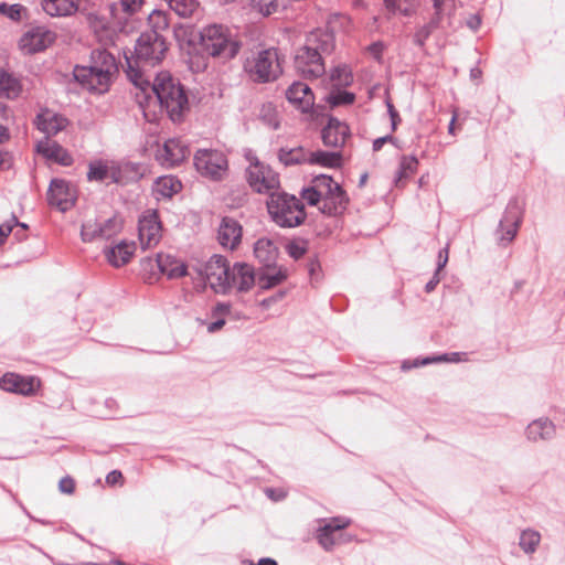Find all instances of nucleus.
Instances as JSON below:
<instances>
[{"label": "nucleus", "mask_w": 565, "mask_h": 565, "mask_svg": "<svg viewBox=\"0 0 565 565\" xmlns=\"http://www.w3.org/2000/svg\"><path fill=\"white\" fill-rule=\"evenodd\" d=\"M194 166L201 175L211 180L223 179L228 170L225 154L214 149H199L194 154Z\"/></svg>", "instance_id": "nucleus-8"}, {"label": "nucleus", "mask_w": 565, "mask_h": 565, "mask_svg": "<svg viewBox=\"0 0 565 565\" xmlns=\"http://www.w3.org/2000/svg\"><path fill=\"white\" fill-rule=\"evenodd\" d=\"M47 200L51 205L58 207L61 211H66L74 204V192L66 181L55 179L50 184Z\"/></svg>", "instance_id": "nucleus-17"}, {"label": "nucleus", "mask_w": 565, "mask_h": 565, "mask_svg": "<svg viewBox=\"0 0 565 565\" xmlns=\"http://www.w3.org/2000/svg\"><path fill=\"white\" fill-rule=\"evenodd\" d=\"M55 40V34L43 26L32 28L19 41L21 51L34 54L49 47Z\"/></svg>", "instance_id": "nucleus-14"}, {"label": "nucleus", "mask_w": 565, "mask_h": 565, "mask_svg": "<svg viewBox=\"0 0 565 565\" xmlns=\"http://www.w3.org/2000/svg\"><path fill=\"white\" fill-rule=\"evenodd\" d=\"M67 119L58 114L51 110H44L36 117V127L39 130L50 136H55L57 132L63 130L67 125Z\"/></svg>", "instance_id": "nucleus-25"}, {"label": "nucleus", "mask_w": 565, "mask_h": 565, "mask_svg": "<svg viewBox=\"0 0 565 565\" xmlns=\"http://www.w3.org/2000/svg\"><path fill=\"white\" fill-rule=\"evenodd\" d=\"M351 521L349 519L341 516L331 518L326 521L324 524L317 530L316 534V539L320 546L324 551H331L338 543V539L335 537L337 532L347 529Z\"/></svg>", "instance_id": "nucleus-16"}, {"label": "nucleus", "mask_w": 565, "mask_h": 565, "mask_svg": "<svg viewBox=\"0 0 565 565\" xmlns=\"http://www.w3.org/2000/svg\"><path fill=\"white\" fill-rule=\"evenodd\" d=\"M122 473L119 470H113L106 476V482L109 486L122 484Z\"/></svg>", "instance_id": "nucleus-55"}, {"label": "nucleus", "mask_w": 565, "mask_h": 565, "mask_svg": "<svg viewBox=\"0 0 565 565\" xmlns=\"http://www.w3.org/2000/svg\"><path fill=\"white\" fill-rule=\"evenodd\" d=\"M87 179L88 181L117 183L120 180V170L111 162L94 160L88 164Z\"/></svg>", "instance_id": "nucleus-20"}, {"label": "nucleus", "mask_w": 565, "mask_h": 565, "mask_svg": "<svg viewBox=\"0 0 565 565\" xmlns=\"http://www.w3.org/2000/svg\"><path fill=\"white\" fill-rule=\"evenodd\" d=\"M204 274L206 281L215 292L225 294L230 290L231 267L225 257L220 255L211 257L205 265Z\"/></svg>", "instance_id": "nucleus-10"}, {"label": "nucleus", "mask_w": 565, "mask_h": 565, "mask_svg": "<svg viewBox=\"0 0 565 565\" xmlns=\"http://www.w3.org/2000/svg\"><path fill=\"white\" fill-rule=\"evenodd\" d=\"M145 0H120V8L127 15H134L139 12Z\"/></svg>", "instance_id": "nucleus-48"}, {"label": "nucleus", "mask_w": 565, "mask_h": 565, "mask_svg": "<svg viewBox=\"0 0 565 565\" xmlns=\"http://www.w3.org/2000/svg\"><path fill=\"white\" fill-rule=\"evenodd\" d=\"M128 65V76L139 89L136 93L138 104L143 107L156 99L173 121L179 120L188 107V97L182 86L168 72L159 73L151 84L129 61Z\"/></svg>", "instance_id": "nucleus-1"}, {"label": "nucleus", "mask_w": 565, "mask_h": 565, "mask_svg": "<svg viewBox=\"0 0 565 565\" xmlns=\"http://www.w3.org/2000/svg\"><path fill=\"white\" fill-rule=\"evenodd\" d=\"M217 238L223 247L234 249L242 238V226L231 217H224L220 224Z\"/></svg>", "instance_id": "nucleus-22"}, {"label": "nucleus", "mask_w": 565, "mask_h": 565, "mask_svg": "<svg viewBox=\"0 0 565 565\" xmlns=\"http://www.w3.org/2000/svg\"><path fill=\"white\" fill-rule=\"evenodd\" d=\"M244 71L255 83L276 81L282 73L278 50L270 47L252 53L244 62Z\"/></svg>", "instance_id": "nucleus-5"}, {"label": "nucleus", "mask_w": 565, "mask_h": 565, "mask_svg": "<svg viewBox=\"0 0 565 565\" xmlns=\"http://www.w3.org/2000/svg\"><path fill=\"white\" fill-rule=\"evenodd\" d=\"M438 274H439V271L436 270L434 277L426 284V286H425L426 292L433 291L436 288V286L438 285V282H439Z\"/></svg>", "instance_id": "nucleus-62"}, {"label": "nucleus", "mask_w": 565, "mask_h": 565, "mask_svg": "<svg viewBox=\"0 0 565 565\" xmlns=\"http://www.w3.org/2000/svg\"><path fill=\"white\" fill-rule=\"evenodd\" d=\"M255 284V273L250 265L236 263L231 268L230 289L236 288L238 291H248Z\"/></svg>", "instance_id": "nucleus-23"}, {"label": "nucleus", "mask_w": 565, "mask_h": 565, "mask_svg": "<svg viewBox=\"0 0 565 565\" xmlns=\"http://www.w3.org/2000/svg\"><path fill=\"white\" fill-rule=\"evenodd\" d=\"M23 10V7L21 4H7L1 3L0 4V13L7 15L13 21H19L21 19V12Z\"/></svg>", "instance_id": "nucleus-47"}, {"label": "nucleus", "mask_w": 565, "mask_h": 565, "mask_svg": "<svg viewBox=\"0 0 565 565\" xmlns=\"http://www.w3.org/2000/svg\"><path fill=\"white\" fill-rule=\"evenodd\" d=\"M523 215V205L519 200L513 199L508 203L504 215L500 221V228H504V224L520 226Z\"/></svg>", "instance_id": "nucleus-36"}, {"label": "nucleus", "mask_w": 565, "mask_h": 565, "mask_svg": "<svg viewBox=\"0 0 565 565\" xmlns=\"http://www.w3.org/2000/svg\"><path fill=\"white\" fill-rule=\"evenodd\" d=\"M36 150L46 159L53 160L62 166L67 167L73 163V158L67 150L49 138L38 142Z\"/></svg>", "instance_id": "nucleus-24"}, {"label": "nucleus", "mask_w": 565, "mask_h": 565, "mask_svg": "<svg viewBox=\"0 0 565 565\" xmlns=\"http://www.w3.org/2000/svg\"><path fill=\"white\" fill-rule=\"evenodd\" d=\"M309 150H306L302 147H297L294 149H280L278 153L279 161L285 166L296 164V163H309Z\"/></svg>", "instance_id": "nucleus-35"}, {"label": "nucleus", "mask_w": 565, "mask_h": 565, "mask_svg": "<svg viewBox=\"0 0 565 565\" xmlns=\"http://www.w3.org/2000/svg\"><path fill=\"white\" fill-rule=\"evenodd\" d=\"M122 228V220L119 216L109 217L100 222L99 237L100 239H109L117 235Z\"/></svg>", "instance_id": "nucleus-39"}, {"label": "nucleus", "mask_w": 565, "mask_h": 565, "mask_svg": "<svg viewBox=\"0 0 565 565\" xmlns=\"http://www.w3.org/2000/svg\"><path fill=\"white\" fill-rule=\"evenodd\" d=\"M100 222L94 220H87L82 225L81 236L84 242H92L94 239H100L99 237Z\"/></svg>", "instance_id": "nucleus-42"}, {"label": "nucleus", "mask_w": 565, "mask_h": 565, "mask_svg": "<svg viewBox=\"0 0 565 565\" xmlns=\"http://www.w3.org/2000/svg\"><path fill=\"white\" fill-rule=\"evenodd\" d=\"M182 188L181 182L172 175L160 177L154 183V191L162 198H171Z\"/></svg>", "instance_id": "nucleus-34"}, {"label": "nucleus", "mask_w": 565, "mask_h": 565, "mask_svg": "<svg viewBox=\"0 0 565 565\" xmlns=\"http://www.w3.org/2000/svg\"><path fill=\"white\" fill-rule=\"evenodd\" d=\"M393 140H394V138L391 135L377 138L373 141V150L380 151L382 149V147L384 146V143L393 142Z\"/></svg>", "instance_id": "nucleus-58"}, {"label": "nucleus", "mask_w": 565, "mask_h": 565, "mask_svg": "<svg viewBox=\"0 0 565 565\" xmlns=\"http://www.w3.org/2000/svg\"><path fill=\"white\" fill-rule=\"evenodd\" d=\"M286 279V274L281 270H274L271 267L267 268V270L259 275L258 277V286L262 289H269L277 285H279L282 280Z\"/></svg>", "instance_id": "nucleus-38"}, {"label": "nucleus", "mask_w": 565, "mask_h": 565, "mask_svg": "<svg viewBox=\"0 0 565 565\" xmlns=\"http://www.w3.org/2000/svg\"><path fill=\"white\" fill-rule=\"evenodd\" d=\"M387 110L392 120V129L395 130L399 121L398 113L391 103H387Z\"/></svg>", "instance_id": "nucleus-59"}, {"label": "nucleus", "mask_w": 565, "mask_h": 565, "mask_svg": "<svg viewBox=\"0 0 565 565\" xmlns=\"http://www.w3.org/2000/svg\"><path fill=\"white\" fill-rule=\"evenodd\" d=\"M301 199L330 216L343 213L349 204L345 191L327 174L316 175L309 186L302 189Z\"/></svg>", "instance_id": "nucleus-2"}, {"label": "nucleus", "mask_w": 565, "mask_h": 565, "mask_svg": "<svg viewBox=\"0 0 565 565\" xmlns=\"http://www.w3.org/2000/svg\"><path fill=\"white\" fill-rule=\"evenodd\" d=\"M169 8L175 12L180 18L196 17L201 7L198 0H164Z\"/></svg>", "instance_id": "nucleus-32"}, {"label": "nucleus", "mask_w": 565, "mask_h": 565, "mask_svg": "<svg viewBox=\"0 0 565 565\" xmlns=\"http://www.w3.org/2000/svg\"><path fill=\"white\" fill-rule=\"evenodd\" d=\"M226 320L224 318H218L213 322L209 323L206 329L210 333H214L221 330L225 326Z\"/></svg>", "instance_id": "nucleus-57"}, {"label": "nucleus", "mask_w": 565, "mask_h": 565, "mask_svg": "<svg viewBox=\"0 0 565 565\" xmlns=\"http://www.w3.org/2000/svg\"><path fill=\"white\" fill-rule=\"evenodd\" d=\"M448 262V248H444L439 252L438 254V268L437 270L439 271L443 267H445V265L447 264Z\"/></svg>", "instance_id": "nucleus-60"}, {"label": "nucleus", "mask_w": 565, "mask_h": 565, "mask_svg": "<svg viewBox=\"0 0 565 565\" xmlns=\"http://www.w3.org/2000/svg\"><path fill=\"white\" fill-rule=\"evenodd\" d=\"M439 24H431V20L424 25L418 32L415 34V41L418 45H424V42L428 39L434 30H436Z\"/></svg>", "instance_id": "nucleus-50"}, {"label": "nucleus", "mask_w": 565, "mask_h": 565, "mask_svg": "<svg viewBox=\"0 0 565 565\" xmlns=\"http://www.w3.org/2000/svg\"><path fill=\"white\" fill-rule=\"evenodd\" d=\"M295 68L305 78H318L326 72L323 57L302 46L296 53Z\"/></svg>", "instance_id": "nucleus-12"}, {"label": "nucleus", "mask_w": 565, "mask_h": 565, "mask_svg": "<svg viewBox=\"0 0 565 565\" xmlns=\"http://www.w3.org/2000/svg\"><path fill=\"white\" fill-rule=\"evenodd\" d=\"M14 225L7 222L0 225V244H3L6 238L12 233Z\"/></svg>", "instance_id": "nucleus-56"}, {"label": "nucleus", "mask_w": 565, "mask_h": 565, "mask_svg": "<svg viewBox=\"0 0 565 565\" xmlns=\"http://www.w3.org/2000/svg\"><path fill=\"white\" fill-rule=\"evenodd\" d=\"M350 136L349 127L334 117H330L322 129V141L328 147H342Z\"/></svg>", "instance_id": "nucleus-21"}, {"label": "nucleus", "mask_w": 565, "mask_h": 565, "mask_svg": "<svg viewBox=\"0 0 565 565\" xmlns=\"http://www.w3.org/2000/svg\"><path fill=\"white\" fill-rule=\"evenodd\" d=\"M254 254L259 263H262L266 268H269L277 259L278 248L271 239L262 237L255 243Z\"/></svg>", "instance_id": "nucleus-28"}, {"label": "nucleus", "mask_w": 565, "mask_h": 565, "mask_svg": "<svg viewBox=\"0 0 565 565\" xmlns=\"http://www.w3.org/2000/svg\"><path fill=\"white\" fill-rule=\"evenodd\" d=\"M418 167V160L414 156H404L401 159L399 168L397 171L396 184L398 186L404 184V180L411 178Z\"/></svg>", "instance_id": "nucleus-37"}, {"label": "nucleus", "mask_w": 565, "mask_h": 565, "mask_svg": "<svg viewBox=\"0 0 565 565\" xmlns=\"http://www.w3.org/2000/svg\"><path fill=\"white\" fill-rule=\"evenodd\" d=\"M58 489L61 492L72 494L75 490V481L71 477H64L58 482Z\"/></svg>", "instance_id": "nucleus-54"}, {"label": "nucleus", "mask_w": 565, "mask_h": 565, "mask_svg": "<svg viewBox=\"0 0 565 565\" xmlns=\"http://www.w3.org/2000/svg\"><path fill=\"white\" fill-rule=\"evenodd\" d=\"M252 7L254 10L266 17L277 11L278 2L277 0H253Z\"/></svg>", "instance_id": "nucleus-45"}, {"label": "nucleus", "mask_w": 565, "mask_h": 565, "mask_svg": "<svg viewBox=\"0 0 565 565\" xmlns=\"http://www.w3.org/2000/svg\"><path fill=\"white\" fill-rule=\"evenodd\" d=\"M334 35L327 29H317L310 32L302 47L317 52L321 57L331 54L334 50Z\"/></svg>", "instance_id": "nucleus-18"}, {"label": "nucleus", "mask_w": 565, "mask_h": 565, "mask_svg": "<svg viewBox=\"0 0 565 565\" xmlns=\"http://www.w3.org/2000/svg\"><path fill=\"white\" fill-rule=\"evenodd\" d=\"M354 99H355V96L353 93L339 90V92L331 93L328 96L327 102L332 107H335V106H340V105H350L354 102Z\"/></svg>", "instance_id": "nucleus-44"}, {"label": "nucleus", "mask_w": 565, "mask_h": 565, "mask_svg": "<svg viewBox=\"0 0 565 565\" xmlns=\"http://www.w3.org/2000/svg\"><path fill=\"white\" fill-rule=\"evenodd\" d=\"M148 23L151 30L149 32H156L157 34H161V31H164L169 26V20L166 12L161 10H153L148 15Z\"/></svg>", "instance_id": "nucleus-41"}, {"label": "nucleus", "mask_w": 565, "mask_h": 565, "mask_svg": "<svg viewBox=\"0 0 565 565\" xmlns=\"http://www.w3.org/2000/svg\"><path fill=\"white\" fill-rule=\"evenodd\" d=\"M203 50L213 57L224 61L233 58L239 51L238 42L230 29L222 24H210L200 33Z\"/></svg>", "instance_id": "nucleus-6"}, {"label": "nucleus", "mask_w": 565, "mask_h": 565, "mask_svg": "<svg viewBox=\"0 0 565 565\" xmlns=\"http://www.w3.org/2000/svg\"><path fill=\"white\" fill-rule=\"evenodd\" d=\"M168 51L166 39L156 32H143L135 46L136 64L154 66L160 63Z\"/></svg>", "instance_id": "nucleus-7"}, {"label": "nucleus", "mask_w": 565, "mask_h": 565, "mask_svg": "<svg viewBox=\"0 0 565 565\" xmlns=\"http://www.w3.org/2000/svg\"><path fill=\"white\" fill-rule=\"evenodd\" d=\"M246 179L249 186L258 193H273L279 188V175L269 166L259 161L252 162L246 169Z\"/></svg>", "instance_id": "nucleus-9"}, {"label": "nucleus", "mask_w": 565, "mask_h": 565, "mask_svg": "<svg viewBox=\"0 0 565 565\" xmlns=\"http://www.w3.org/2000/svg\"><path fill=\"white\" fill-rule=\"evenodd\" d=\"M266 494L275 501L281 500L286 497V493L284 491H277L275 489H267Z\"/></svg>", "instance_id": "nucleus-61"}, {"label": "nucleus", "mask_w": 565, "mask_h": 565, "mask_svg": "<svg viewBox=\"0 0 565 565\" xmlns=\"http://www.w3.org/2000/svg\"><path fill=\"white\" fill-rule=\"evenodd\" d=\"M286 97L302 113H308L315 105V95L310 87L302 82H295L286 90Z\"/></svg>", "instance_id": "nucleus-19"}, {"label": "nucleus", "mask_w": 565, "mask_h": 565, "mask_svg": "<svg viewBox=\"0 0 565 565\" xmlns=\"http://www.w3.org/2000/svg\"><path fill=\"white\" fill-rule=\"evenodd\" d=\"M41 386L36 376H23L17 373H6L0 380V387L7 392L33 396Z\"/></svg>", "instance_id": "nucleus-15"}, {"label": "nucleus", "mask_w": 565, "mask_h": 565, "mask_svg": "<svg viewBox=\"0 0 565 565\" xmlns=\"http://www.w3.org/2000/svg\"><path fill=\"white\" fill-rule=\"evenodd\" d=\"M157 265L159 270L170 279L180 278L186 275L185 264L171 255L158 254Z\"/></svg>", "instance_id": "nucleus-27"}, {"label": "nucleus", "mask_w": 565, "mask_h": 565, "mask_svg": "<svg viewBox=\"0 0 565 565\" xmlns=\"http://www.w3.org/2000/svg\"><path fill=\"white\" fill-rule=\"evenodd\" d=\"M117 72L115 57L105 50H95L92 53L89 66H76L75 79L89 92L103 94L108 90L111 77Z\"/></svg>", "instance_id": "nucleus-3"}, {"label": "nucleus", "mask_w": 565, "mask_h": 565, "mask_svg": "<svg viewBox=\"0 0 565 565\" xmlns=\"http://www.w3.org/2000/svg\"><path fill=\"white\" fill-rule=\"evenodd\" d=\"M190 156L189 147L179 138L168 139L156 153L157 161L166 168L180 166Z\"/></svg>", "instance_id": "nucleus-13"}, {"label": "nucleus", "mask_w": 565, "mask_h": 565, "mask_svg": "<svg viewBox=\"0 0 565 565\" xmlns=\"http://www.w3.org/2000/svg\"><path fill=\"white\" fill-rule=\"evenodd\" d=\"M331 79L335 85L347 86L352 82V75L345 66H338L331 72Z\"/></svg>", "instance_id": "nucleus-46"}, {"label": "nucleus", "mask_w": 565, "mask_h": 565, "mask_svg": "<svg viewBox=\"0 0 565 565\" xmlns=\"http://www.w3.org/2000/svg\"><path fill=\"white\" fill-rule=\"evenodd\" d=\"M43 10L52 17L70 15L77 10L74 0H42Z\"/></svg>", "instance_id": "nucleus-30"}, {"label": "nucleus", "mask_w": 565, "mask_h": 565, "mask_svg": "<svg viewBox=\"0 0 565 565\" xmlns=\"http://www.w3.org/2000/svg\"><path fill=\"white\" fill-rule=\"evenodd\" d=\"M136 250L135 243L121 241L116 246L106 249L105 255L108 263L114 267L126 265L132 257Z\"/></svg>", "instance_id": "nucleus-26"}, {"label": "nucleus", "mask_w": 565, "mask_h": 565, "mask_svg": "<svg viewBox=\"0 0 565 565\" xmlns=\"http://www.w3.org/2000/svg\"><path fill=\"white\" fill-rule=\"evenodd\" d=\"M139 242L143 249L157 246L161 239V222L156 210L142 213L138 222Z\"/></svg>", "instance_id": "nucleus-11"}, {"label": "nucleus", "mask_w": 565, "mask_h": 565, "mask_svg": "<svg viewBox=\"0 0 565 565\" xmlns=\"http://www.w3.org/2000/svg\"><path fill=\"white\" fill-rule=\"evenodd\" d=\"M541 541L539 532L533 530H524L521 533L519 545L525 553H533Z\"/></svg>", "instance_id": "nucleus-40"}, {"label": "nucleus", "mask_w": 565, "mask_h": 565, "mask_svg": "<svg viewBox=\"0 0 565 565\" xmlns=\"http://www.w3.org/2000/svg\"><path fill=\"white\" fill-rule=\"evenodd\" d=\"M287 252L288 254L295 258V259H299L301 258L306 252H307V246H306V243L305 242H291L287 245Z\"/></svg>", "instance_id": "nucleus-49"}, {"label": "nucleus", "mask_w": 565, "mask_h": 565, "mask_svg": "<svg viewBox=\"0 0 565 565\" xmlns=\"http://www.w3.org/2000/svg\"><path fill=\"white\" fill-rule=\"evenodd\" d=\"M22 92V84L18 77L0 68V97L17 98Z\"/></svg>", "instance_id": "nucleus-29"}, {"label": "nucleus", "mask_w": 565, "mask_h": 565, "mask_svg": "<svg viewBox=\"0 0 565 565\" xmlns=\"http://www.w3.org/2000/svg\"><path fill=\"white\" fill-rule=\"evenodd\" d=\"M309 163L326 168H339L342 164V154L340 152L310 151Z\"/></svg>", "instance_id": "nucleus-33"}, {"label": "nucleus", "mask_w": 565, "mask_h": 565, "mask_svg": "<svg viewBox=\"0 0 565 565\" xmlns=\"http://www.w3.org/2000/svg\"><path fill=\"white\" fill-rule=\"evenodd\" d=\"M267 210L271 220L280 227L292 228L301 225L306 217V211L300 199L281 192L270 193L267 201Z\"/></svg>", "instance_id": "nucleus-4"}, {"label": "nucleus", "mask_w": 565, "mask_h": 565, "mask_svg": "<svg viewBox=\"0 0 565 565\" xmlns=\"http://www.w3.org/2000/svg\"><path fill=\"white\" fill-rule=\"evenodd\" d=\"M555 433L553 423L548 419L533 420L526 428V434L531 440H544L551 438Z\"/></svg>", "instance_id": "nucleus-31"}, {"label": "nucleus", "mask_w": 565, "mask_h": 565, "mask_svg": "<svg viewBox=\"0 0 565 565\" xmlns=\"http://www.w3.org/2000/svg\"><path fill=\"white\" fill-rule=\"evenodd\" d=\"M231 313V306L228 303H217L213 307L211 317L216 320L218 318H226Z\"/></svg>", "instance_id": "nucleus-53"}, {"label": "nucleus", "mask_w": 565, "mask_h": 565, "mask_svg": "<svg viewBox=\"0 0 565 565\" xmlns=\"http://www.w3.org/2000/svg\"><path fill=\"white\" fill-rule=\"evenodd\" d=\"M259 117L268 127L273 129H277L279 127L277 110L273 104L268 103L263 105Z\"/></svg>", "instance_id": "nucleus-43"}, {"label": "nucleus", "mask_w": 565, "mask_h": 565, "mask_svg": "<svg viewBox=\"0 0 565 565\" xmlns=\"http://www.w3.org/2000/svg\"><path fill=\"white\" fill-rule=\"evenodd\" d=\"M434 7V15L431 18V24H440L444 11L449 0H431Z\"/></svg>", "instance_id": "nucleus-51"}, {"label": "nucleus", "mask_w": 565, "mask_h": 565, "mask_svg": "<svg viewBox=\"0 0 565 565\" xmlns=\"http://www.w3.org/2000/svg\"><path fill=\"white\" fill-rule=\"evenodd\" d=\"M9 139L8 129L0 125V145Z\"/></svg>", "instance_id": "nucleus-63"}, {"label": "nucleus", "mask_w": 565, "mask_h": 565, "mask_svg": "<svg viewBox=\"0 0 565 565\" xmlns=\"http://www.w3.org/2000/svg\"><path fill=\"white\" fill-rule=\"evenodd\" d=\"M257 565H277V562L273 558L265 557L260 558Z\"/></svg>", "instance_id": "nucleus-64"}, {"label": "nucleus", "mask_w": 565, "mask_h": 565, "mask_svg": "<svg viewBox=\"0 0 565 565\" xmlns=\"http://www.w3.org/2000/svg\"><path fill=\"white\" fill-rule=\"evenodd\" d=\"M519 227L520 226L510 224H504L503 230L499 227V231L501 232L500 241L504 244H509L510 242H512L518 233Z\"/></svg>", "instance_id": "nucleus-52"}]
</instances>
